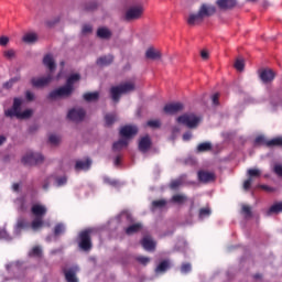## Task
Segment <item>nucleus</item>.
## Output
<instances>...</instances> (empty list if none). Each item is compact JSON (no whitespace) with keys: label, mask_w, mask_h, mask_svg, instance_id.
Segmentation results:
<instances>
[{"label":"nucleus","mask_w":282,"mask_h":282,"mask_svg":"<svg viewBox=\"0 0 282 282\" xmlns=\"http://www.w3.org/2000/svg\"><path fill=\"white\" fill-rule=\"evenodd\" d=\"M31 213L35 217L31 223V229L36 232V230H41L44 226L43 217L47 215V207L41 204H33L31 207Z\"/></svg>","instance_id":"obj_1"},{"label":"nucleus","mask_w":282,"mask_h":282,"mask_svg":"<svg viewBox=\"0 0 282 282\" xmlns=\"http://www.w3.org/2000/svg\"><path fill=\"white\" fill-rule=\"evenodd\" d=\"M215 12H217L215 6L202 4L197 13H193L188 17L187 23L188 25H195V23L204 21L206 17H213Z\"/></svg>","instance_id":"obj_2"},{"label":"nucleus","mask_w":282,"mask_h":282,"mask_svg":"<svg viewBox=\"0 0 282 282\" xmlns=\"http://www.w3.org/2000/svg\"><path fill=\"white\" fill-rule=\"evenodd\" d=\"M131 91H135V84L126 82L118 86H112L110 88V96L113 102H120V96L123 94H131Z\"/></svg>","instance_id":"obj_3"},{"label":"nucleus","mask_w":282,"mask_h":282,"mask_svg":"<svg viewBox=\"0 0 282 282\" xmlns=\"http://www.w3.org/2000/svg\"><path fill=\"white\" fill-rule=\"evenodd\" d=\"M78 246L84 252H89L94 248L91 243V229H86L78 234Z\"/></svg>","instance_id":"obj_4"},{"label":"nucleus","mask_w":282,"mask_h":282,"mask_svg":"<svg viewBox=\"0 0 282 282\" xmlns=\"http://www.w3.org/2000/svg\"><path fill=\"white\" fill-rule=\"evenodd\" d=\"M43 162H45V158L41 153L28 152L22 158V164H24V166H36L43 164Z\"/></svg>","instance_id":"obj_5"},{"label":"nucleus","mask_w":282,"mask_h":282,"mask_svg":"<svg viewBox=\"0 0 282 282\" xmlns=\"http://www.w3.org/2000/svg\"><path fill=\"white\" fill-rule=\"evenodd\" d=\"M176 120L178 124H184V127H187L188 129H195L197 128V124H199L200 119L194 113H184L183 116H180Z\"/></svg>","instance_id":"obj_6"},{"label":"nucleus","mask_w":282,"mask_h":282,"mask_svg":"<svg viewBox=\"0 0 282 282\" xmlns=\"http://www.w3.org/2000/svg\"><path fill=\"white\" fill-rule=\"evenodd\" d=\"M144 14V7L138 4L127 9L124 13V21H138Z\"/></svg>","instance_id":"obj_7"},{"label":"nucleus","mask_w":282,"mask_h":282,"mask_svg":"<svg viewBox=\"0 0 282 282\" xmlns=\"http://www.w3.org/2000/svg\"><path fill=\"white\" fill-rule=\"evenodd\" d=\"M74 93V88H70L67 84L50 93L48 98L54 100L56 98H68Z\"/></svg>","instance_id":"obj_8"},{"label":"nucleus","mask_w":282,"mask_h":282,"mask_svg":"<svg viewBox=\"0 0 282 282\" xmlns=\"http://www.w3.org/2000/svg\"><path fill=\"white\" fill-rule=\"evenodd\" d=\"M85 116H87V112L83 108H73L67 113L68 120H72L73 122H83Z\"/></svg>","instance_id":"obj_9"},{"label":"nucleus","mask_w":282,"mask_h":282,"mask_svg":"<svg viewBox=\"0 0 282 282\" xmlns=\"http://www.w3.org/2000/svg\"><path fill=\"white\" fill-rule=\"evenodd\" d=\"M184 110V104L182 102H171L166 104L163 108L164 113L167 116H175V113H180V111Z\"/></svg>","instance_id":"obj_10"},{"label":"nucleus","mask_w":282,"mask_h":282,"mask_svg":"<svg viewBox=\"0 0 282 282\" xmlns=\"http://www.w3.org/2000/svg\"><path fill=\"white\" fill-rule=\"evenodd\" d=\"M50 83H52V75H47L46 77H33L31 79V85L32 87L35 88H41V87H46V85H50Z\"/></svg>","instance_id":"obj_11"},{"label":"nucleus","mask_w":282,"mask_h":282,"mask_svg":"<svg viewBox=\"0 0 282 282\" xmlns=\"http://www.w3.org/2000/svg\"><path fill=\"white\" fill-rule=\"evenodd\" d=\"M22 101L19 98H14L12 109H8L4 111L7 118H14L17 113L21 111Z\"/></svg>","instance_id":"obj_12"},{"label":"nucleus","mask_w":282,"mask_h":282,"mask_svg":"<svg viewBox=\"0 0 282 282\" xmlns=\"http://www.w3.org/2000/svg\"><path fill=\"white\" fill-rule=\"evenodd\" d=\"M96 34L97 39H101L102 41H109L113 36V32L107 26L98 28Z\"/></svg>","instance_id":"obj_13"},{"label":"nucleus","mask_w":282,"mask_h":282,"mask_svg":"<svg viewBox=\"0 0 282 282\" xmlns=\"http://www.w3.org/2000/svg\"><path fill=\"white\" fill-rule=\"evenodd\" d=\"M138 134V128L133 126H124L120 129L121 138H133Z\"/></svg>","instance_id":"obj_14"},{"label":"nucleus","mask_w":282,"mask_h":282,"mask_svg":"<svg viewBox=\"0 0 282 282\" xmlns=\"http://www.w3.org/2000/svg\"><path fill=\"white\" fill-rule=\"evenodd\" d=\"M151 144H152L151 137L145 135L140 139L138 149L141 153H147L149 149H151Z\"/></svg>","instance_id":"obj_15"},{"label":"nucleus","mask_w":282,"mask_h":282,"mask_svg":"<svg viewBox=\"0 0 282 282\" xmlns=\"http://www.w3.org/2000/svg\"><path fill=\"white\" fill-rule=\"evenodd\" d=\"M216 6L219 10H232L237 6V0H217Z\"/></svg>","instance_id":"obj_16"},{"label":"nucleus","mask_w":282,"mask_h":282,"mask_svg":"<svg viewBox=\"0 0 282 282\" xmlns=\"http://www.w3.org/2000/svg\"><path fill=\"white\" fill-rule=\"evenodd\" d=\"M198 180L204 184H208V182H215V173L208 171H198Z\"/></svg>","instance_id":"obj_17"},{"label":"nucleus","mask_w":282,"mask_h":282,"mask_svg":"<svg viewBox=\"0 0 282 282\" xmlns=\"http://www.w3.org/2000/svg\"><path fill=\"white\" fill-rule=\"evenodd\" d=\"M276 74H274L272 72V69H263L262 72H260V79L262 80V83H272V80H274Z\"/></svg>","instance_id":"obj_18"},{"label":"nucleus","mask_w":282,"mask_h":282,"mask_svg":"<svg viewBox=\"0 0 282 282\" xmlns=\"http://www.w3.org/2000/svg\"><path fill=\"white\" fill-rule=\"evenodd\" d=\"M43 65L50 69V72H54L56 69V62H54V56L52 54H46L43 58Z\"/></svg>","instance_id":"obj_19"},{"label":"nucleus","mask_w":282,"mask_h":282,"mask_svg":"<svg viewBox=\"0 0 282 282\" xmlns=\"http://www.w3.org/2000/svg\"><path fill=\"white\" fill-rule=\"evenodd\" d=\"M145 58L149 61H160V58H162V53L153 47H150L145 52Z\"/></svg>","instance_id":"obj_20"},{"label":"nucleus","mask_w":282,"mask_h":282,"mask_svg":"<svg viewBox=\"0 0 282 282\" xmlns=\"http://www.w3.org/2000/svg\"><path fill=\"white\" fill-rule=\"evenodd\" d=\"M89 169H91L90 159L76 161L75 171H89Z\"/></svg>","instance_id":"obj_21"},{"label":"nucleus","mask_w":282,"mask_h":282,"mask_svg":"<svg viewBox=\"0 0 282 282\" xmlns=\"http://www.w3.org/2000/svg\"><path fill=\"white\" fill-rule=\"evenodd\" d=\"M141 246L142 248H144V250H147L148 252H153V250H155V242L152 241L149 237H144L141 240Z\"/></svg>","instance_id":"obj_22"},{"label":"nucleus","mask_w":282,"mask_h":282,"mask_svg":"<svg viewBox=\"0 0 282 282\" xmlns=\"http://www.w3.org/2000/svg\"><path fill=\"white\" fill-rule=\"evenodd\" d=\"M64 276L67 282H78V278H76V269H64Z\"/></svg>","instance_id":"obj_23"},{"label":"nucleus","mask_w":282,"mask_h":282,"mask_svg":"<svg viewBox=\"0 0 282 282\" xmlns=\"http://www.w3.org/2000/svg\"><path fill=\"white\" fill-rule=\"evenodd\" d=\"M113 63V55H105L97 59V65L105 67L107 65H111Z\"/></svg>","instance_id":"obj_24"},{"label":"nucleus","mask_w":282,"mask_h":282,"mask_svg":"<svg viewBox=\"0 0 282 282\" xmlns=\"http://www.w3.org/2000/svg\"><path fill=\"white\" fill-rule=\"evenodd\" d=\"M126 147H129L127 139H120L112 144V151H122Z\"/></svg>","instance_id":"obj_25"},{"label":"nucleus","mask_w":282,"mask_h":282,"mask_svg":"<svg viewBox=\"0 0 282 282\" xmlns=\"http://www.w3.org/2000/svg\"><path fill=\"white\" fill-rule=\"evenodd\" d=\"M86 102H96L100 98V94L98 91L95 93H85L83 96Z\"/></svg>","instance_id":"obj_26"},{"label":"nucleus","mask_w":282,"mask_h":282,"mask_svg":"<svg viewBox=\"0 0 282 282\" xmlns=\"http://www.w3.org/2000/svg\"><path fill=\"white\" fill-rule=\"evenodd\" d=\"M140 230H142V224L137 223L126 228L124 231L126 235H135V232H140Z\"/></svg>","instance_id":"obj_27"},{"label":"nucleus","mask_w":282,"mask_h":282,"mask_svg":"<svg viewBox=\"0 0 282 282\" xmlns=\"http://www.w3.org/2000/svg\"><path fill=\"white\" fill-rule=\"evenodd\" d=\"M208 151H213L212 142H203L197 145V153H206Z\"/></svg>","instance_id":"obj_28"},{"label":"nucleus","mask_w":282,"mask_h":282,"mask_svg":"<svg viewBox=\"0 0 282 282\" xmlns=\"http://www.w3.org/2000/svg\"><path fill=\"white\" fill-rule=\"evenodd\" d=\"M32 228V224L28 221L25 218H20L17 223V229L18 230H28Z\"/></svg>","instance_id":"obj_29"},{"label":"nucleus","mask_w":282,"mask_h":282,"mask_svg":"<svg viewBox=\"0 0 282 282\" xmlns=\"http://www.w3.org/2000/svg\"><path fill=\"white\" fill-rule=\"evenodd\" d=\"M23 43H36L39 35L36 33H26L22 37Z\"/></svg>","instance_id":"obj_30"},{"label":"nucleus","mask_w":282,"mask_h":282,"mask_svg":"<svg viewBox=\"0 0 282 282\" xmlns=\"http://www.w3.org/2000/svg\"><path fill=\"white\" fill-rule=\"evenodd\" d=\"M78 80H80V74L76 73L70 75L67 80H66V85L70 88L74 89V84L78 83Z\"/></svg>","instance_id":"obj_31"},{"label":"nucleus","mask_w":282,"mask_h":282,"mask_svg":"<svg viewBox=\"0 0 282 282\" xmlns=\"http://www.w3.org/2000/svg\"><path fill=\"white\" fill-rule=\"evenodd\" d=\"M169 268H171V264H170L169 260H163L156 267L155 272L164 273V272H166V270H169Z\"/></svg>","instance_id":"obj_32"},{"label":"nucleus","mask_w":282,"mask_h":282,"mask_svg":"<svg viewBox=\"0 0 282 282\" xmlns=\"http://www.w3.org/2000/svg\"><path fill=\"white\" fill-rule=\"evenodd\" d=\"M282 213V202L273 204L269 210L267 212V215L270 216L272 214Z\"/></svg>","instance_id":"obj_33"},{"label":"nucleus","mask_w":282,"mask_h":282,"mask_svg":"<svg viewBox=\"0 0 282 282\" xmlns=\"http://www.w3.org/2000/svg\"><path fill=\"white\" fill-rule=\"evenodd\" d=\"M53 232L55 237H61V235L65 234V225L63 223L56 224Z\"/></svg>","instance_id":"obj_34"},{"label":"nucleus","mask_w":282,"mask_h":282,"mask_svg":"<svg viewBox=\"0 0 282 282\" xmlns=\"http://www.w3.org/2000/svg\"><path fill=\"white\" fill-rule=\"evenodd\" d=\"M15 118H18V120H26L28 118H32V110L26 109L22 112H17Z\"/></svg>","instance_id":"obj_35"},{"label":"nucleus","mask_w":282,"mask_h":282,"mask_svg":"<svg viewBox=\"0 0 282 282\" xmlns=\"http://www.w3.org/2000/svg\"><path fill=\"white\" fill-rule=\"evenodd\" d=\"M116 120H118V117L116 116V113H107L105 116L106 127H111L113 122H116Z\"/></svg>","instance_id":"obj_36"},{"label":"nucleus","mask_w":282,"mask_h":282,"mask_svg":"<svg viewBox=\"0 0 282 282\" xmlns=\"http://www.w3.org/2000/svg\"><path fill=\"white\" fill-rule=\"evenodd\" d=\"M267 147L269 149H272L273 147H282V138L279 137V138H274V139H271L267 142Z\"/></svg>","instance_id":"obj_37"},{"label":"nucleus","mask_w":282,"mask_h":282,"mask_svg":"<svg viewBox=\"0 0 282 282\" xmlns=\"http://www.w3.org/2000/svg\"><path fill=\"white\" fill-rule=\"evenodd\" d=\"M187 200H188V197H186V195H183V194H176L172 197V202L174 204H184Z\"/></svg>","instance_id":"obj_38"},{"label":"nucleus","mask_w":282,"mask_h":282,"mask_svg":"<svg viewBox=\"0 0 282 282\" xmlns=\"http://www.w3.org/2000/svg\"><path fill=\"white\" fill-rule=\"evenodd\" d=\"M241 213L246 218L252 217V207L250 205H242Z\"/></svg>","instance_id":"obj_39"},{"label":"nucleus","mask_w":282,"mask_h":282,"mask_svg":"<svg viewBox=\"0 0 282 282\" xmlns=\"http://www.w3.org/2000/svg\"><path fill=\"white\" fill-rule=\"evenodd\" d=\"M19 80H21V77H13L9 79L7 83L3 84L4 89H12L14 83H19Z\"/></svg>","instance_id":"obj_40"},{"label":"nucleus","mask_w":282,"mask_h":282,"mask_svg":"<svg viewBox=\"0 0 282 282\" xmlns=\"http://www.w3.org/2000/svg\"><path fill=\"white\" fill-rule=\"evenodd\" d=\"M210 208L204 207L199 209L198 217L199 219H204V217H210Z\"/></svg>","instance_id":"obj_41"},{"label":"nucleus","mask_w":282,"mask_h":282,"mask_svg":"<svg viewBox=\"0 0 282 282\" xmlns=\"http://www.w3.org/2000/svg\"><path fill=\"white\" fill-rule=\"evenodd\" d=\"M41 254H43V250L39 246L33 247L30 252L31 257H41Z\"/></svg>","instance_id":"obj_42"},{"label":"nucleus","mask_w":282,"mask_h":282,"mask_svg":"<svg viewBox=\"0 0 282 282\" xmlns=\"http://www.w3.org/2000/svg\"><path fill=\"white\" fill-rule=\"evenodd\" d=\"M249 178L252 180V177H261V171L257 169H250L248 170Z\"/></svg>","instance_id":"obj_43"},{"label":"nucleus","mask_w":282,"mask_h":282,"mask_svg":"<svg viewBox=\"0 0 282 282\" xmlns=\"http://www.w3.org/2000/svg\"><path fill=\"white\" fill-rule=\"evenodd\" d=\"M3 56L8 58L9 61H12L14 56H17V52L13 48H10L8 51H4Z\"/></svg>","instance_id":"obj_44"},{"label":"nucleus","mask_w":282,"mask_h":282,"mask_svg":"<svg viewBox=\"0 0 282 282\" xmlns=\"http://www.w3.org/2000/svg\"><path fill=\"white\" fill-rule=\"evenodd\" d=\"M147 124L151 129H160V127H162V123L160 122V120H150L147 122Z\"/></svg>","instance_id":"obj_45"},{"label":"nucleus","mask_w":282,"mask_h":282,"mask_svg":"<svg viewBox=\"0 0 282 282\" xmlns=\"http://www.w3.org/2000/svg\"><path fill=\"white\" fill-rule=\"evenodd\" d=\"M104 182H105V184H108L109 186H115V187L120 186V182H118L113 178L105 177Z\"/></svg>","instance_id":"obj_46"},{"label":"nucleus","mask_w":282,"mask_h":282,"mask_svg":"<svg viewBox=\"0 0 282 282\" xmlns=\"http://www.w3.org/2000/svg\"><path fill=\"white\" fill-rule=\"evenodd\" d=\"M152 206L153 208H164V206H166V202L164 199L153 200Z\"/></svg>","instance_id":"obj_47"},{"label":"nucleus","mask_w":282,"mask_h":282,"mask_svg":"<svg viewBox=\"0 0 282 282\" xmlns=\"http://www.w3.org/2000/svg\"><path fill=\"white\" fill-rule=\"evenodd\" d=\"M246 67V64L243 63V59H236L235 68L238 72H243V68Z\"/></svg>","instance_id":"obj_48"},{"label":"nucleus","mask_w":282,"mask_h":282,"mask_svg":"<svg viewBox=\"0 0 282 282\" xmlns=\"http://www.w3.org/2000/svg\"><path fill=\"white\" fill-rule=\"evenodd\" d=\"M254 142L256 144H264V147H268V142H270V140H267L263 135H259L256 138Z\"/></svg>","instance_id":"obj_49"},{"label":"nucleus","mask_w":282,"mask_h":282,"mask_svg":"<svg viewBox=\"0 0 282 282\" xmlns=\"http://www.w3.org/2000/svg\"><path fill=\"white\" fill-rule=\"evenodd\" d=\"M191 270H193V268L191 267V263H183L181 265V272L183 274H188V272H191Z\"/></svg>","instance_id":"obj_50"},{"label":"nucleus","mask_w":282,"mask_h":282,"mask_svg":"<svg viewBox=\"0 0 282 282\" xmlns=\"http://www.w3.org/2000/svg\"><path fill=\"white\" fill-rule=\"evenodd\" d=\"M91 32H94V28L91 26V24H84L82 28V33L83 34H91Z\"/></svg>","instance_id":"obj_51"},{"label":"nucleus","mask_w":282,"mask_h":282,"mask_svg":"<svg viewBox=\"0 0 282 282\" xmlns=\"http://www.w3.org/2000/svg\"><path fill=\"white\" fill-rule=\"evenodd\" d=\"M137 261L141 263V265H147L151 261V259L149 257L140 256L137 257Z\"/></svg>","instance_id":"obj_52"},{"label":"nucleus","mask_w":282,"mask_h":282,"mask_svg":"<svg viewBox=\"0 0 282 282\" xmlns=\"http://www.w3.org/2000/svg\"><path fill=\"white\" fill-rule=\"evenodd\" d=\"M48 141L51 144H58L61 142V138L58 135L51 134L48 137Z\"/></svg>","instance_id":"obj_53"},{"label":"nucleus","mask_w":282,"mask_h":282,"mask_svg":"<svg viewBox=\"0 0 282 282\" xmlns=\"http://www.w3.org/2000/svg\"><path fill=\"white\" fill-rule=\"evenodd\" d=\"M181 185H182V181L175 180L171 182L170 188H172V191H175V188H180Z\"/></svg>","instance_id":"obj_54"},{"label":"nucleus","mask_w":282,"mask_h":282,"mask_svg":"<svg viewBox=\"0 0 282 282\" xmlns=\"http://www.w3.org/2000/svg\"><path fill=\"white\" fill-rule=\"evenodd\" d=\"M273 171H274V173H275L276 175H279V177H282V165H281V164L274 165Z\"/></svg>","instance_id":"obj_55"},{"label":"nucleus","mask_w":282,"mask_h":282,"mask_svg":"<svg viewBox=\"0 0 282 282\" xmlns=\"http://www.w3.org/2000/svg\"><path fill=\"white\" fill-rule=\"evenodd\" d=\"M250 186H252V178H248L243 182V189L250 191Z\"/></svg>","instance_id":"obj_56"},{"label":"nucleus","mask_w":282,"mask_h":282,"mask_svg":"<svg viewBox=\"0 0 282 282\" xmlns=\"http://www.w3.org/2000/svg\"><path fill=\"white\" fill-rule=\"evenodd\" d=\"M67 184V176H62L57 178V186H65Z\"/></svg>","instance_id":"obj_57"},{"label":"nucleus","mask_w":282,"mask_h":282,"mask_svg":"<svg viewBox=\"0 0 282 282\" xmlns=\"http://www.w3.org/2000/svg\"><path fill=\"white\" fill-rule=\"evenodd\" d=\"M8 43H10V39L8 36H1L0 37V45L2 47H6V45H8Z\"/></svg>","instance_id":"obj_58"},{"label":"nucleus","mask_w":282,"mask_h":282,"mask_svg":"<svg viewBox=\"0 0 282 282\" xmlns=\"http://www.w3.org/2000/svg\"><path fill=\"white\" fill-rule=\"evenodd\" d=\"M25 97H26V100H29V102H32V100H34V93L26 90Z\"/></svg>","instance_id":"obj_59"},{"label":"nucleus","mask_w":282,"mask_h":282,"mask_svg":"<svg viewBox=\"0 0 282 282\" xmlns=\"http://www.w3.org/2000/svg\"><path fill=\"white\" fill-rule=\"evenodd\" d=\"M213 105H219V93H216L212 97Z\"/></svg>","instance_id":"obj_60"},{"label":"nucleus","mask_w":282,"mask_h":282,"mask_svg":"<svg viewBox=\"0 0 282 282\" xmlns=\"http://www.w3.org/2000/svg\"><path fill=\"white\" fill-rule=\"evenodd\" d=\"M0 239H10V236L6 229H0Z\"/></svg>","instance_id":"obj_61"},{"label":"nucleus","mask_w":282,"mask_h":282,"mask_svg":"<svg viewBox=\"0 0 282 282\" xmlns=\"http://www.w3.org/2000/svg\"><path fill=\"white\" fill-rule=\"evenodd\" d=\"M191 138H193V133H191V132H185V133L183 134V140H184L185 142H188V140H191Z\"/></svg>","instance_id":"obj_62"},{"label":"nucleus","mask_w":282,"mask_h":282,"mask_svg":"<svg viewBox=\"0 0 282 282\" xmlns=\"http://www.w3.org/2000/svg\"><path fill=\"white\" fill-rule=\"evenodd\" d=\"M260 188H262V191H267L268 193H273L274 188L270 187L268 185H260Z\"/></svg>","instance_id":"obj_63"},{"label":"nucleus","mask_w":282,"mask_h":282,"mask_svg":"<svg viewBox=\"0 0 282 282\" xmlns=\"http://www.w3.org/2000/svg\"><path fill=\"white\" fill-rule=\"evenodd\" d=\"M200 56H202L203 61H208L209 55L206 51H202Z\"/></svg>","instance_id":"obj_64"}]
</instances>
